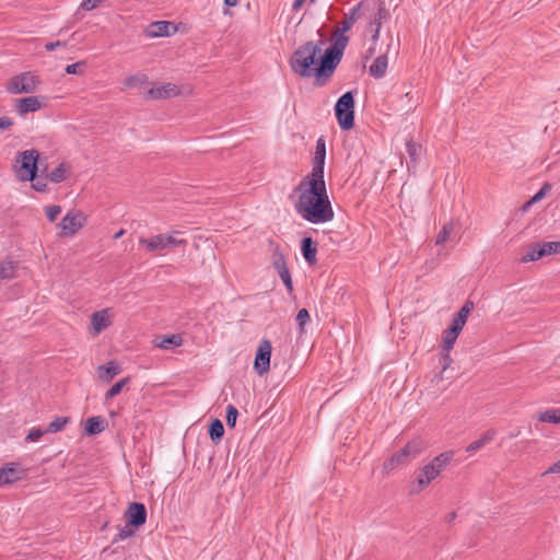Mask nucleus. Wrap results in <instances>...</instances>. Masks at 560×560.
<instances>
[{
	"label": "nucleus",
	"instance_id": "obj_1",
	"mask_svg": "<svg viewBox=\"0 0 560 560\" xmlns=\"http://www.w3.org/2000/svg\"><path fill=\"white\" fill-rule=\"evenodd\" d=\"M345 42L343 37L338 38L323 54L324 40L304 43L289 60L292 71L301 78L313 77L317 86L326 85L342 59Z\"/></svg>",
	"mask_w": 560,
	"mask_h": 560
},
{
	"label": "nucleus",
	"instance_id": "obj_2",
	"mask_svg": "<svg viewBox=\"0 0 560 560\" xmlns=\"http://www.w3.org/2000/svg\"><path fill=\"white\" fill-rule=\"evenodd\" d=\"M294 192L299 194L294 210L302 219L313 224L334 219L335 212L324 178L306 177L294 188Z\"/></svg>",
	"mask_w": 560,
	"mask_h": 560
},
{
	"label": "nucleus",
	"instance_id": "obj_3",
	"mask_svg": "<svg viewBox=\"0 0 560 560\" xmlns=\"http://www.w3.org/2000/svg\"><path fill=\"white\" fill-rule=\"evenodd\" d=\"M294 192L299 194L294 210L302 219L313 224L334 219L335 212L324 178L306 177L294 188Z\"/></svg>",
	"mask_w": 560,
	"mask_h": 560
},
{
	"label": "nucleus",
	"instance_id": "obj_4",
	"mask_svg": "<svg viewBox=\"0 0 560 560\" xmlns=\"http://www.w3.org/2000/svg\"><path fill=\"white\" fill-rule=\"evenodd\" d=\"M375 9V0H361L358 2L353 8L349 10L345 14V19L341 22L338 30L334 33L331 36V43H336V40L340 37H343L346 39L343 45V50L347 48V45L349 43V37L345 35L346 32L350 31L353 24L364 16L366 13H370Z\"/></svg>",
	"mask_w": 560,
	"mask_h": 560
},
{
	"label": "nucleus",
	"instance_id": "obj_5",
	"mask_svg": "<svg viewBox=\"0 0 560 560\" xmlns=\"http://www.w3.org/2000/svg\"><path fill=\"white\" fill-rule=\"evenodd\" d=\"M357 90L347 91L335 104V116L342 130H350L354 126V95Z\"/></svg>",
	"mask_w": 560,
	"mask_h": 560
},
{
	"label": "nucleus",
	"instance_id": "obj_6",
	"mask_svg": "<svg viewBox=\"0 0 560 560\" xmlns=\"http://www.w3.org/2000/svg\"><path fill=\"white\" fill-rule=\"evenodd\" d=\"M423 450V442L420 439H413L408 442L401 450L392 455L389 459L384 462L383 470L388 472L400 465L407 464L416 458Z\"/></svg>",
	"mask_w": 560,
	"mask_h": 560
},
{
	"label": "nucleus",
	"instance_id": "obj_7",
	"mask_svg": "<svg viewBox=\"0 0 560 560\" xmlns=\"http://www.w3.org/2000/svg\"><path fill=\"white\" fill-rule=\"evenodd\" d=\"M40 84L38 75L26 71L12 77L8 83V91L12 94H28L37 90Z\"/></svg>",
	"mask_w": 560,
	"mask_h": 560
},
{
	"label": "nucleus",
	"instance_id": "obj_8",
	"mask_svg": "<svg viewBox=\"0 0 560 560\" xmlns=\"http://www.w3.org/2000/svg\"><path fill=\"white\" fill-rule=\"evenodd\" d=\"M177 234H180V232L174 231L172 234H158L151 238H140L139 243L144 245L148 252H156L168 247L186 245V240H178L175 237Z\"/></svg>",
	"mask_w": 560,
	"mask_h": 560
},
{
	"label": "nucleus",
	"instance_id": "obj_9",
	"mask_svg": "<svg viewBox=\"0 0 560 560\" xmlns=\"http://www.w3.org/2000/svg\"><path fill=\"white\" fill-rule=\"evenodd\" d=\"M38 151L35 149L25 150L19 154L18 161L21 162L19 178L26 182L38 173Z\"/></svg>",
	"mask_w": 560,
	"mask_h": 560
},
{
	"label": "nucleus",
	"instance_id": "obj_10",
	"mask_svg": "<svg viewBox=\"0 0 560 560\" xmlns=\"http://www.w3.org/2000/svg\"><path fill=\"white\" fill-rule=\"evenodd\" d=\"M85 219L80 211H69L59 222L60 236L74 235L84 224Z\"/></svg>",
	"mask_w": 560,
	"mask_h": 560
},
{
	"label": "nucleus",
	"instance_id": "obj_11",
	"mask_svg": "<svg viewBox=\"0 0 560 560\" xmlns=\"http://www.w3.org/2000/svg\"><path fill=\"white\" fill-rule=\"evenodd\" d=\"M271 349V342L268 339H262L259 342L254 360V369L259 375H262L269 371Z\"/></svg>",
	"mask_w": 560,
	"mask_h": 560
},
{
	"label": "nucleus",
	"instance_id": "obj_12",
	"mask_svg": "<svg viewBox=\"0 0 560 560\" xmlns=\"http://www.w3.org/2000/svg\"><path fill=\"white\" fill-rule=\"evenodd\" d=\"M126 523L132 525L135 528H139L147 522V509L143 503L131 502L124 513Z\"/></svg>",
	"mask_w": 560,
	"mask_h": 560
},
{
	"label": "nucleus",
	"instance_id": "obj_13",
	"mask_svg": "<svg viewBox=\"0 0 560 560\" xmlns=\"http://www.w3.org/2000/svg\"><path fill=\"white\" fill-rule=\"evenodd\" d=\"M326 158V142L323 137L316 141L315 156L313 160L312 172L307 177L324 178V167Z\"/></svg>",
	"mask_w": 560,
	"mask_h": 560
},
{
	"label": "nucleus",
	"instance_id": "obj_14",
	"mask_svg": "<svg viewBox=\"0 0 560 560\" xmlns=\"http://www.w3.org/2000/svg\"><path fill=\"white\" fill-rule=\"evenodd\" d=\"M177 27L170 21H155L145 28V36L149 38L167 37L174 35Z\"/></svg>",
	"mask_w": 560,
	"mask_h": 560
},
{
	"label": "nucleus",
	"instance_id": "obj_15",
	"mask_svg": "<svg viewBox=\"0 0 560 560\" xmlns=\"http://www.w3.org/2000/svg\"><path fill=\"white\" fill-rule=\"evenodd\" d=\"M371 13L372 14L369 18V27L373 33L372 39L377 40L382 27V20L386 16L387 13L385 3L383 1L375 0V9L371 11Z\"/></svg>",
	"mask_w": 560,
	"mask_h": 560
},
{
	"label": "nucleus",
	"instance_id": "obj_16",
	"mask_svg": "<svg viewBox=\"0 0 560 560\" xmlns=\"http://www.w3.org/2000/svg\"><path fill=\"white\" fill-rule=\"evenodd\" d=\"M24 470L19 468L16 463H8L5 466L0 467V486L13 483L22 479Z\"/></svg>",
	"mask_w": 560,
	"mask_h": 560
},
{
	"label": "nucleus",
	"instance_id": "obj_17",
	"mask_svg": "<svg viewBox=\"0 0 560 560\" xmlns=\"http://www.w3.org/2000/svg\"><path fill=\"white\" fill-rule=\"evenodd\" d=\"M44 104L37 96H27L23 98H19L16 101V112L24 116L28 113H34L43 108Z\"/></svg>",
	"mask_w": 560,
	"mask_h": 560
},
{
	"label": "nucleus",
	"instance_id": "obj_18",
	"mask_svg": "<svg viewBox=\"0 0 560 560\" xmlns=\"http://www.w3.org/2000/svg\"><path fill=\"white\" fill-rule=\"evenodd\" d=\"M179 93L177 85L173 83H165L162 85L153 86L148 91L151 98H170Z\"/></svg>",
	"mask_w": 560,
	"mask_h": 560
},
{
	"label": "nucleus",
	"instance_id": "obj_19",
	"mask_svg": "<svg viewBox=\"0 0 560 560\" xmlns=\"http://www.w3.org/2000/svg\"><path fill=\"white\" fill-rule=\"evenodd\" d=\"M301 254L310 266L316 264L317 244L312 237L305 236L302 238Z\"/></svg>",
	"mask_w": 560,
	"mask_h": 560
},
{
	"label": "nucleus",
	"instance_id": "obj_20",
	"mask_svg": "<svg viewBox=\"0 0 560 560\" xmlns=\"http://www.w3.org/2000/svg\"><path fill=\"white\" fill-rule=\"evenodd\" d=\"M183 337L179 334L158 336L154 339V346L163 350H172L183 345Z\"/></svg>",
	"mask_w": 560,
	"mask_h": 560
},
{
	"label": "nucleus",
	"instance_id": "obj_21",
	"mask_svg": "<svg viewBox=\"0 0 560 560\" xmlns=\"http://www.w3.org/2000/svg\"><path fill=\"white\" fill-rule=\"evenodd\" d=\"M439 476V470L434 468V465L430 462L421 468L420 474L417 477V483L419 489L425 488L431 481Z\"/></svg>",
	"mask_w": 560,
	"mask_h": 560
},
{
	"label": "nucleus",
	"instance_id": "obj_22",
	"mask_svg": "<svg viewBox=\"0 0 560 560\" xmlns=\"http://www.w3.org/2000/svg\"><path fill=\"white\" fill-rule=\"evenodd\" d=\"M98 377L106 383H109L116 375L121 372V368L116 361H109L106 364L100 365Z\"/></svg>",
	"mask_w": 560,
	"mask_h": 560
},
{
	"label": "nucleus",
	"instance_id": "obj_23",
	"mask_svg": "<svg viewBox=\"0 0 560 560\" xmlns=\"http://www.w3.org/2000/svg\"><path fill=\"white\" fill-rule=\"evenodd\" d=\"M94 334H100L110 325L107 310L94 312L91 316Z\"/></svg>",
	"mask_w": 560,
	"mask_h": 560
},
{
	"label": "nucleus",
	"instance_id": "obj_24",
	"mask_svg": "<svg viewBox=\"0 0 560 560\" xmlns=\"http://www.w3.org/2000/svg\"><path fill=\"white\" fill-rule=\"evenodd\" d=\"M107 427V422L101 416H94L86 420L85 422V434L86 435H96L103 432Z\"/></svg>",
	"mask_w": 560,
	"mask_h": 560
},
{
	"label": "nucleus",
	"instance_id": "obj_25",
	"mask_svg": "<svg viewBox=\"0 0 560 560\" xmlns=\"http://www.w3.org/2000/svg\"><path fill=\"white\" fill-rule=\"evenodd\" d=\"M387 65H388V58L386 55H381L369 68V73L371 77L375 79H381L386 74L387 71Z\"/></svg>",
	"mask_w": 560,
	"mask_h": 560
},
{
	"label": "nucleus",
	"instance_id": "obj_26",
	"mask_svg": "<svg viewBox=\"0 0 560 560\" xmlns=\"http://www.w3.org/2000/svg\"><path fill=\"white\" fill-rule=\"evenodd\" d=\"M471 310H472V303L471 302L465 303L460 307V310L454 315L450 326L453 328H456V330L462 331Z\"/></svg>",
	"mask_w": 560,
	"mask_h": 560
},
{
	"label": "nucleus",
	"instance_id": "obj_27",
	"mask_svg": "<svg viewBox=\"0 0 560 560\" xmlns=\"http://www.w3.org/2000/svg\"><path fill=\"white\" fill-rule=\"evenodd\" d=\"M70 166L66 162H61L50 173L46 174L48 179L54 184H59L68 179Z\"/></svg>",
	"mask_w": 560,
	"mask_h": 560
},
{
	"label": "nucleus",
	"instance_id": "obj_28",
	"mask_svg": "<svg viewBox=\"0 0 560 560\" xmlns=\"http://www.w3.org/2000/svg\"><path fill=\"white\" fill-rule=\"evenodd\" d=\"M541 242L533 243L528 246L527 253L522 257L521 261L528 262L535 261L542 257H545L544 249L541 247Z\"/></svg>",
	"mask_w": 560,
	"mask_h": 560
},
{
	"label": "nucleus",
	"instance_id": "obj_29",
	"mask_svg": "<svg viewBox=\"0 0 560 560\" xmlns=\"http://www.w3.org/2000/svg\"><path fill=\"white\" fill-rule=\"evenodd\" d=\"M455 452L454 451H445L438 456H435L431 463L434 465V468L439 470V475L446 468L447 465L452 462L454 458Z\"/></svg>",
	"mask_w": 560,
	"mask_h": 560
},
{
	"label": "nucleus",
	"instance_id": "obj_30",
	"mask_svg": "<svg viewBox=\"0 0 560 560\" xmlns=\"http://www.w3.org/2000/svg\"><path fill=\"white\" fill-rule=\"evenodd\" d=\"M208 433L212 442H220L224 435V425L222 421L213 419L209 424Z\"/></svg>",
	"mask_w": 560,
	"mask_h": 560
},
{
	"label": "nucleus",
	"instance_id": "obj_31",
	"mask_svg": "<svg viewBox=\"0 0 560 560\" xmlns=\"http://www.w3.org/2000/svg\"><path fill=\"white\" fill-rule=\"evenodd\" d=\"M406 151L413 165H416L422 154V145L415 142L412 139L406 141Z\"/></svg>",
	"mask_w": 560,
	"mask_h": 560
},
{
	"label": "nucleus",
	"instance_id": "obj_32",
	"mask_svg": "<svg viewBox=\"0 0 560 560\" xmlns=\"http://www.w3.org/2000/svg\"><path fill=\"white\" fill-rule=\"evenodd\" d=\"M459 334H460L459 330H456V328H453L451 326L446 330H444V332H443V349L445 351H450L453 348Z\"/></svg>",
	"mask_w": 560,
	"mask_h": 560
},
{
	"label": "nucleus",
	"instance_id": "obj_33",
	"mask_svg": "<svg viewBox=\"0 0 560 560\" xmlns=\"http://www.w3.org/2000/svg\"><path fill=\"white\" fill-rule=\"evenodd\" d=\"M537 419L541 422L560 423V409H547L540 412Z\"/></svg>",
	"mask_w": 560,
	"mask_h": 560
},
{
	"label": "nucleus",
	"instance_id": "obj_34",
	"mask_svg": "<svg viewBox=\"0 0 560 560\" xmlns=\"http://www.w3.org/2000/svg\"><path fill=\"white\" fill-rule=\"evenodd\" d=\"M490 441V431H486L480 439L471 442L470 444L467 445L466 447V452L467 453H470V454H474L476 453L477 451H479L480 448H482L485 445L488 444V442Z\"/></svg>",
	"mask_w": 560,
	"mask_h": 560
},
{
	"label": "nucleus",
	"instance_id": "obj_35",
	"mask_svg": "<svg viewBox=\"0 0 560 560\" xmlns=\"http://www.w3.org/2000/svg\"><path fill=\"white\" fill-rule=\"evenodd\" d=\"M70 421L68 417H56L46 428L47 433H57L65 429Z\"/></svg>",
	"mask_w": 560,
	"mask_h": 560
},
{
	"label": "nucleus",
	"instance_id": "obj_36",
	"mask_svg": "<svg viewBox=\"0 0 560 560\" xmlns=\"http://www.w3.org/2000/svg\"><path fill=\"white\" fill-rule=\"evenodd\" d=\"M137 529L138 528H135L132 525H129L128 523H126L125 526H122L118 529L117 535H115V537L113 538V544H116L120 540H125L127 538L132 537L136 534Z\"/></svg>",
	"mask_w": 560,
	"mask_h": 560
},
{
	"label": "nucleus",
	"instance_id": "obj_37",
	"mask_svg": "<svg viewBox=\"0 0 560 560\" xmlns=\"http://www.w3.org/2000/svg\"><path fill=\"white\" fill-rule=\"evenodd\" d=\"M47 179V175L43 176L35 174V176H33V178L28 179L27 182L32 183V187L36 191L46 192L48 190Z\"/></svg>",
	"mask_w": 560,
	"mask_h": 560
},
{
	"label": "nucleus",
	"instance_id": "obj_38",
	"mask_svg": "<svg viewBox=\"0 0 560 560\" xmlns=\"http://www.w3.org/2000/svg\"><path fill=\"white\" fill-rule=\"evenodd\" d=\"M147 80H148V77L145 74L137 73V74L127 77L124 81V85L128 89H132V88L143 84L144 82H147Z\"/></svg>",
	"mask_w": 560,
	"mask_h": 560
},
{
	"label": "nucleus",
	"instance_id": "obj_39",
	"mask_svg": "<svg viewBox=\"0 0 560 560\" xmlns=\"http://www.w3.org/2000/svg\"><path fill=\"white\" fill-rule=\"evenodd\" d=\"M129 383V377H125L120 380L119 382L115 383L105 394V399H112L115 396H117L122 388Z\"/></svg>",
	"mask_w": 560,
	"mask_h": 560
},
{
	"label": "nucleus",
	"instance_id": "obj_40",
	"mask_svg": "<svg viewBox=\"0 0 560 560\" xmlns=\"http://www.w3.org/2000/svg\"><path fill=\"white\" fill-rule=\"evenodd\" d=\"M272 266L277 270V272L288 269L285 257L281 252L277 250L273 253Z\"/></svg>",
	"mask_w": 560,
	"mask_h": 560
},
{
	"label": "nucleus",
	"instance_id": "obj_41",
	"mask_svg": "<svg viewBox=\"0 0 560 560\" xmlns=\"http://www.w3.org/2000/svg\"><path fill=\"white\" fill-rule=\"evenodd\" d=\"M14 277V266L11 261L0 264V279H11Z\"/></svg>",
	"mask_w": 560,
	"mask_h": 560
},
{
	"label": "nucleus",
	"instance_id": "obj_42",
	"mask_svg": "<svg viewBox=\"0 0 560 560\" xmlns=\"http://www.w3.org/2000/svg\"><path fill=\"white\" fill-rule=\"evenodd\" d=\"M238 417V410L233 405L226 407V424L229 428H234L236 419Z\"/></svg>",
	"mask_w": 560,
	"mask_h": 560
},
{
	"label": "nucleus",
	"instance_id": "obj_43",
	"mask_svg": "<svg viewBox=\"0 0 560 560\" xmlns=\"http://www.w3.org/2000/svg\"><path fill=\"white\" fill-rule=\"evenodd\" d=\"M545 255L560 254V241L541 242Z\"/></svg>",
	"mask_w": 560,
	"mask_h": 560
},
{
	"label": "nucleus",
	"instance_id": "obj_44",
	"mask_svg": "<svg viewBox=\"0 0 560 560\" xmlns=\"http://www.w3.org/2000/svg\"><path fill=\"white\" fill-rule=\"evenodd\" d=\"M452 230H453L452 224H445V225L440 230V232L438 233V235H436V240H435V243H436L438 245H442V244H444V243L448 240V237H450V234H451Z\"/></svg>",
	"mask_w": 560,
	"mask_h": 560
},
{
	"label": "nucleus",
	"instance_id": "obj_45",
	"mask_svg": "<svg viewBox=\"0 0 560 560\" xmlns=\"http://www.w3.org/2000/svg\"><path fill=\"white\" fill-rule=\"evenodd\" d=\"M45 212L49 222H54L61 213V207L59 205H52L45 207Z\"/></svg>",
	"mask_w": 560,
	"mask_h": 560
},
{
	"label": "nucleus",
	"instance_id": "obj_46",
	"mask_svg": "<svg viewBox=\"0 0 560 560\" xmlns=\"http://www.w3.org/2000/svg\"><path fill=\"white\" fill-rule=\"evenodd\" d=\"M310 319H311L310 313L306 308H301L298 312L296 323H298L301 331L304 330V326L306 325L307 322H310Z\"/></svg>",
	"mask_w": 560,
	"mask_h": 560
},
{
	"label": "nucleus",
	"instance_id": "obj_47",
	"mask_svg": "<svg viewBox=\"0 0 560 560\" xmlns=\"http://www.w3.org/2000/svg\"><path fill=\"white\" fill-rule=\"evenodd\" d=\"M45 433H47L46 430H42L40 428H33L30 430L28 434L25 438V441L27 443H33L38 441Z\"/></svg>",
	"mask_w": 560,
	"mask_h": 560
},
{
	"label": "nucleus",
	"instance_id": "obj_48",
	"mask_svg": "<svg viewBox=\"0 0 560 560\" xmlns=\"http://www.w3.org/2000/svg\"><path fill=\"white\" fill-rule=\"evenodd\" d=\"M278 275L281 278L283 284L287 288V290L289 292H292L293 291V283H292V278H291V273H290L289 268L285 269V270H281L280 272H278Z\"/></svg>",
	"mask_w": 560,
	"mask_h": 560
},
{
	"label": "nucleus",
	"instance_id": "obj_49",
	"mask_svg": "<svg viewBox=\"0 0 560 560\" xmlns=\"http://www.w3.org/2000/svg\"><path fill=\"white\" fill-rule=\"evenodd\" d=\"M552 186L549 183H545L541 188L532 197V202L536 203L540 201L548 191H550Z\"/></svg>",
	"mask_w": 560,
	"mask_h": 560
},
{
	"label": "nucleus",
	"instance_id": "obj_50",
	"mask_svg": "<svg viewBox=\"0 0 560 560\" xmlns=\"http://www.w3.org/2000/svg\"><path fill=\"white\" fill-rule=\"evenodd\" d=\"M85 66V62L84 61H78V62H74V63H71V65H68L66 67V72L68 74H78L81 72V68Z\"/></svg>",
	"mask_w": 560,
	"mask_h": 560
},
{
	"label": "nucleus",
	"instance_id": "obj_51",
	"mask_svg": "<svg viewBox=\"0 0 560 560\" xmlns=\"http://www.w3.org/2000/svg\"><path fill=\"white\" fill-rule=\"evenodd\" d=\"M102 1L103 0H83L81 3V8L85 11H92L95 8H97Z\"/></svg>",
	"mask_w": 560,
	"mask_h": 560
},
{
	"label": "nucleus",
	"instance_id": "obj_52",
	"mask_svg": "<svg viewBox=\"0 0 560 560\" xmlns=\"http://www.w3.org/2000/svg\"><path fill=\"white\" fill-rule=\"evenodd\" d=\"M13 126V120L10 117H0V131L7 130Z\"/></svg>",
	"mask_w": 560,
	"mask_h": 560
},
{
	"label": "nucleus",
	"instance_id": "obj_53",
	"mask_svg": "<svg viewBox=\"0 0 560 560\" xmlns=\"http://www.w3.org/2000/svg\"><path fill=\"white\" fill-rule=\"evenodd\" d=\"M67 46V43L66 42H61V40H57V42H48L46 45H45V49L47 51H52L55 50L57 47H66Z\"/></svg>",
	"mask_w": 560,
	"mask_h": 560
},
{
	"label": "nucleus",
	"instance_id": "obj_54",
	"mask_svg": "<svg viewBox=\"0 0 560 560\" xmlns=\"http://www.w3.org/2000/svg\"><path fill=\"white\" fill-rule=\"evenodd\" d=\"M560 472V459L551 465L546 471L542 472V476L549 474H559Z\"/></svg>",
	"mask_w": 560,
	"mask_h": 560
},
{
	"label": "nucleus",
	"instance_id": "obj_55",
	"mask_svg": "<svg viewBox=\"0 0 560 560\" xmlns=\"http://www.w3.org/2000/svg\"><path fill=\"white\" fill-rule=\"evenodd\" d=\"M306 0H294L293 4H292V9L294 11H298L302 8V5L305 3Z\"/></svg>",
	"mask_w": 560,
	"mask_h": 560
},
{
	"label": "nucleus",
	"instance_id": "obj_56",
	"mask_svg": "<svg viewBox=\"0 0 560 560\" xmlns=\"http://www.w3.org/2000/svg\"><path fill=\"white\" fill-rule=\"evenodd\" d=\"M456 518V512L453 511L445 516V522L451 523Z\"/></svg>",
	"mask_w": 560,
	"mask_h": 560
},
{
	"label": "nucleus",
	"instance_id": "obj_57",
	"mask_svg": "<svg viewBox=\"0 0 560 560\" xmlns=\"http://www.w3.org/2000/svg\"><path fill=\"white\" fill-rule=\"evenodd\" d=\"M237 3L238 0H224V4L230 8L237 5Z\"/></svg>",
	"mask_w": 560,
	"mask_h": 560
},
{
	"label": "nucleus",
	"instance_id": "obj_58",
	"mask_svg": "<svg viewBox=\"0 0 560 560\" xmlns=\"http://www.w3.org/2000/svg\"><path fill=\"white\" fill-rule=\"evenodd\" d=\"M534 205V202H532V198L529 200H527L523 206H522V210L523 211H527L532 206Z\"/></svg>",
	"mask_w": 560,
	"mask_h": 560
},
{
	"label": "nucleus",
	"instance_id": "obj_59",
	"mask_svg": "<svg viewBox=\"0 0 560 560\" xmlns=\"http://www.w3.org/2000/svg\"><path fill=\"white\" fill-rule=\"evenodd\" d=\"M415 107H416V104H415V103H413V104H409V105L406 107V112L408 113V112L412 110Z\"/></svg>",
	"mask_w": 560,
	"mask_h": 560
},
{
	"label": "nucleus",
	"instance_id": "obj_60",
	"mask_svg": "<svg viewBox=\"0 0 560 560\" xmlns=\"http://www.w3.org/2000/svg\"><path fill=\"white\" fill-rule=\"evenodd\" d=\"M124 232H125L124 230H120L119 232H117V233L115 234V238L117 240V238L121 237V236H122V234H124Z\"/></svg>",
	"mask_w": 560,
	"mask_h": 560
},
{
	"label": "nucleus",
	"instance_id": "obj_61",
	"mask_svg": "<svg viewBox=\"0 0 560 560\" xmlns=\"http://www.w3.org/2000/svg\"><path fill=\"white\" fill-rule=\"evenodd\" d=\"M404 98H408V102H409L410 101V92H406L401 100H404Z\"/></svg>",
	"mask_w": 560,
	"mask_h": 560
},
{
	"label": "nucleus",
	"instance_id": "obj_62",
	"mask_svg": "<svg viewBox=\"0 0 560 560\" xmlns=\"http://www.w3.org/2000/svg\"><path fill=\"white\" fill-rule=\"evenodd\" d=\"M311 2H315L316 0H310Z\"/></svg>",
	"mask_w": 560,
	"mask_h": 560
}]
</instances>
